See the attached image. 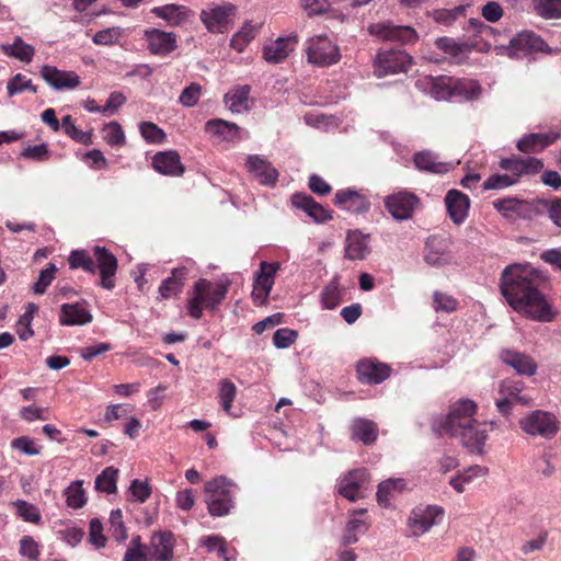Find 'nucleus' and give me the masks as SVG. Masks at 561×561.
Wrapping results in <instances>:
<instances>
[{"label": "nucleus", "mask_w": 561, "mask_h": 561, "mask_svg": "<svg viewBox=\"0 0 561 561\" xmlns=\"http://www.w3.org/2000/svg\"><path fill=\"white\" fill-rule=\"evenodd\" d=\"M545 275L528 264H512L504 268L500 289L507 304L523 317L537 322H552L557 311L542 293Z\"/></svg>", "instance_id": "1"}, {"label": "nucleus", "mask_w": 561, "mask_h": 561, "mask_svg": "<svg viewBox=\"0 0 561 561\" xmlns=\"http://www.w3.org/2000/svg\"><path fill=\"white\" fill-rule=\"evenodd\" d=\"M204 491L205 502L211 516H226L234 507L236 485L225 477L207 481Z\"/></svg>", "instance_id": "2"}, {"label": "nucleus", "mask_w": 561, "mask_h": 561, "mask_svg": "<svg viewBox=\"0 0 561 561\" xmlns=\"http://www.w3.org/2000/svg\"><path fill=\"white\" fill-rule=\"evenodd\" d=\"M228 287L224 283H213L199 278L193 289V296L188 300V313L194 319H201L203 309H215L226 297Z\"/></svg>", "instance_id": "3"}, {"label": "nucleus", "mask_w": 561, "mask_h": 561, "mask_svg": "<svg viewBox=\"0 0 561 561\" xmlns=\"http://www.w3.org/2000/svg\"><path fill=\"white\" fill-rule=\"evenodd\" d=\"M463 424L456 426L446 433L461 440L462 445L472 451L481 453L482 447L488 438V433L493 430L494 423L477 422L474 419L470 421L463 420Z\"/></svg>", "instance_id": "4"}, {"label": "nucleus", "mask_w": 561, "mask_h": 561, "mask_svg": "<svg viewBox=\"0 0 561 561\" xmlns=\"http://www.w3.org/2000/svg\"><path fill=\"white\" fill-rule=\"evenodd\" d=\"M520 428L528 435L551 439L558 433V420L549 412L536 410L519 421Z\"/></svg>", "instance_id": "5"}, {"label": "nucleus", "mask_w": 561, "mask_h": 561, "mask_svg": "<svg viewBox=\"0 0 561 561\" xmlns=\"http://www.w3.org/2000/svg\"><path fill=\"white\" fill-rule=\"evenodd\" d=\"M308 61L317 66H331L340 61L339 47L327 36L310 38L306 45Z\"/></svg>", "instance_id": "6"}, {"label": "nucleus", "mask_w": 561, "mask_h": 561, "mask_svg": "<svg viewBox=\"0 0 561 561\" xmlns=\"http://www.w3.org/2000/svg\"><path fill=\"white\" fill-rule=\"evenodd\" d=\"M420 205L419 196L409 191H399L385 198V207L399 221L411 219Z\"/></svg>", "instance_id": "7"}, {"label": "nucleus", "mask_w": 561, "mask_h": 561, "mask_svg": "<svg viewBox=\"0 0 561 561\" xmlns=\"http://www.w3.org/2000/svg\"><path fill=\"white\" fill-rule=\"evenodd\" d=\"M279 267L280 264L278 262H261L260 271L255 273L254 276L253 288L251 293V297L255 305L262 306L267 301L274 285L275 275Z\"/></svg>", "instance_id": "8"}, {"label": "nucleus", "mask_w": 561, "mask_h": 561, "mask_svg": "<svg viewBox=\"0 0 561 561\" xmlns=\"http://www.w3.org/2000/svg\"><path fill=\"white\" fill-rule=\"evenodd\" d=\"M411 61V56L403 50L382 51L376 56L375 71L378 77L407 72Z\"/></svg>", "instance_id": "9"}, {"label": "nucleus", "mask_w": 561, "mask_h": 561, "mask_svg": "<svg viewBox=\"0 0 561 561\" xmlns=\"http://www.w3.org/2000/svg\"><path fill=\"white\" fill-rule=\"evenodd\" d=\"M444 510L438 505L417 506L412 510L408 518V527L412 536L420 537L427 533L435 524L436 518L443 516Z\"/></svg>", "instance_id": "10"}, {"label": "nucleus", "mask_w": 561, "mask_h": 561, "mask_svg": "<svg viewBox=\"0 0 561 561\" xmlns=\"http://www.w3.org/2000/svg\"><path fill=\"white\" fill-rule=\"evenodd\" d=\"M236 7L231 3L210 4L201 12V21L211 33H222L234 16Z\"/></svg>", "instance_id": "11"}, {"label": "nucleus", "mask_w": 561, "mask_h": 561, "mask_svg": "<svg viewBox=\"0 0 561 561\" xmlns=\"http://www.w3.org/2000/svg\"><path fill=\"white\" fill-rule=\"evenodd\" d=\"M370 35L389 42H397L405 45L415 42L417 35L414 28L410 26L393 25L391 22H380L369 25Z\"/></svg>", "instance_id": "12"}, {"label": "nucleus", "mask_w": 561, "mask_h": 561, "mask_svg": "<svg viewBox=\"0 0 561 561\" xmlns=\"http://www.w3.org/2000/svg\"><path fill=\"white\" fill-rule=\"evenodd\" d=\"M369 481V473L365 468L348 471L337 482V492L351 502L363 497V491Z\"/></svg>", "instance_id": "13"}, {"label": "nucleus", "mask_w": 561, "mask_h": 561, "mask_svg": "<svg viewBox=\"0 0 561 561\" xmlns=\"http://www.w3.org/2000/svg\"><path fill=\"white\" fill-rule=\"evenodd\" d=\"M493 207L497 211H500L505 218L515 220L518 218L522 219H531L535 215L540 211L537 203H530L523 199L517 198H502L493 202Z\"/></svg>", "instance_id": "14"}, {"label": "nucleus", "mask_w": 561, "mask_h": 561, "mask_svg": "<svg viewBox=\"0 0 561 561\" xmlns=\"http://www.w3.org/2000/svg\"><path fill=\"white\" fill-rule=\"evenodd\" d=\"M548 48L545 41L530 31H523L510 41L507 47L511 57L522 58L533 51H543Z\"/></svg>", "instance_id": "15"}, {"label": "nucleus", "mask_w": 561, "mask_h": 561, "mask_svg": "<svg viewBox=\"0 0 561 561\" xmlns=\"http://www.w3.org/2000/svg\"><path fill=\"white\" fill-rule=\"evenodd\" d=\"M248 173L261 185L268 187L275 186L279 176L272 162L260 154L248 156Z\"/></svg>", "instance_id": "16"}, {"label": "nucleus", "mask_w": 561, "mask_h": 561, "mask_svg": "<svg viewBox=\"0 0 561 561\" xmlns=\"http://www.w3.org/2000/svg\"><path fill=\"white\" fill-rule=\"evenodd\" d=\"M204 131L213 144L231 142L240 138L241 127L222 118H211L205 123Z\"/></svg>", "instance_id": "17"}, {"label": "nucleus", "mask_w": 561, "mask_h": 561, "mask_svg": "<svg viewBox=\"0 0 561 561\" xmlns=\"http://www.w3.org/2000/svg\"><path fill=\"white\" fill-rule=\"evenodd\" d=\"M447 215L450 220L457 225H462L469 215L470 198L458 190H449L444 198Z\"/></svg>", "instance_id": "18"}, {"label": "nucleus", "mask_w": 561, "mask_h": 561, "mask_svg": "<svg viewBox=\"0 0 561 561\" xmlns=\"http://www.w3.org/2000/svg\"><path fill=\"white\" fill-rule=\"evenodd\" d=\"M42 78L55 90H72L80 85V77L73 71L59 70L58 68L45 65L41 68Z\"/></svg>", "instance_id": "19"}, {"label": "nucleus", "mask_w": 561, "mask_h": 561, "mask_svg": "<svg viewBox=\"0 0 561 561\" xmlns=\"http://www.w3.org/2000/svg\"><path fill=\"white\" fill-rule=\"evenodd\" d=\"M94 256L100 271V285L105 289L115 287V274L117 271V259L104 247L94 248Z\"/></svg>", "instance_id": "20"}, {"label": "nucleus", "mask_w": 561, "mask_h": 561, "mask_svg": "<svg viewBox=\"0 0 561 561\" xmlns=\"http://www.w3.org/2000/svg\"><path fill=\"white\" fill-rule=\"evenodd\" d=\"M358 380L367 385H377L386 380L392 369L385 363L375 359H362L357 364Z\"/></svg>", "instance_id": "21"}, {"label": "nucleus", "mask_w": 561, "mask_h": 561, "mask_svg": "<svg viewBox=\"0 0 561 561\" xmlns=\"http://www.w3.org/2000/svg\"><path fill=\"white\" fill-rule=\"evenodd\" d=\"M291 204L294 207L304 210L313 221L323 224L332 219L331 211L321 204L317 203L313 197L296 193L291 196Z\"/></svg>", "instance_id": "22"}, {"label": "nucleus", "mask_w": 561, "mask_h": 561, "mask_svg": "<svg viewBox=\"0 0 561 561\" xmlns=\"http://www.w3.org/2000/svg\"><path fill=\"white\" fill-rule=\"evenodd\" d=\"M145 38L153 55H167L176 48V37L172 32L151 28L145 31Z\"/></svg>", "instance_id": "23"}, {"label": "nucleus", "mask_w": 561, "mask_h": 561, "mask_svg": "<svg viewBox=\"0 0 561 561\" xmlns=\"http://www.w3.org/2000/svg\"><path fill=\"white\" fill-rule=\"evenodd\" d=\"M477 408L476 402L470 399H461L454 403L443 424L444 432L463 424V420L470 421L473 419V415L477 413Z\"/></svg>", "instance_id": "24"}, {"label": "nucleus", "mask_w": 561, "mask_h": 561, "mask_svg": "<svg viewBox=\"0 0 561 561\" xmlns=\"http://www.w3.org/2000/svg\"><path fill=\"white\" fill-rule=\"evenodd\" d=\"M501 169L508 171L511 176H516V182L524 174H534L543 168L540 159L529 158H507L500 161Z\"/></svg>", "instance_id": "25"}, {"label": "nucleus", "mask_w": 561, "mask_h": 561, "mask_svg": "<svg viewBox=\"0 0 561 561\" xmlns=\"http://www.w3.org/2000/svg\"><path fill=\"white\" fill-rule=\"evenodd\" d=\"M334 204L344 210L363 214L370 208L369 201L353 188L341 190L335 193Z\"/></svg>", "instance_id": "26"}, {"label": "nucleus", "mask_w": 561, "mask_h": 561, "mask_svg": "<svg viewBox=\"0 0 561 561\" xmlns=\"http://www.w3.org/2000/svg\"><path fill=\"white\" fill-rule=\"evenodd\" d=\"M297 42L296 35L278 37L276 41L264 46L263 57L270 64H279L295 49Z\"/></svg>", "instance_id": "27"}, {"label": "nucleus", "mask_w": 561, "mask_h": 561, "mask_svg": "<svg viewBox=\"0 0 561 561\" xmlns=\"http://www.w3.org/2000/svg\"><path fill=\"white\" fill-rule=\"evenodd\" d=\"M370 253L369 234L359 230H351L345 238V257L347 260H364Z\"/></svg>", "instance_id": "28"}, {"label": "nucleus", "mask_w": 561, "mask_h": 561, "mask_svg": "<svg viewBox=\"0 0 561 561\" xmlns=\"http://www.w3.org/2000/svg\"><path fill=\"white\" fill-rule=\"evenodd\" d=\"M152 167L163 175L180 176L184 173V167L175 151L156 153L152 158Z\"/></svg>", "instance_id": "29"}, {"label": "nucleus", "mask_w": 561, "mask_h": 561, "mask_svg": "<svg viewBox=\"0 0 561 561\" xmlns=\"http://www.w3.org/2000/svg\"><path fill=\"white\" fill-rule=\"evenodd\" d=\"M151 13L164 20L170 26H180L193 15L190 8L175 3L154 7Z\"/></svg>", "instance_id": "30"}, {"label": "nucleus", "mask_w": 561, "mask_h": 561, "mask_svg": "<svg viewBox=\"0 0 561 561\" xmlns=\"http://www.w3.org/2000/svg\"><path fill=\"white\" fill-rule=\"evenodd\" d=\"M501 359L504 364L512 367L518 375L533 376L537 371L536 362L524 353L504 350L501 353Z\"/></svg>", "instance_id": "31"}, {"label": "nucleus", "mask_w": 561, "mask_h": 561, "mask_svg": "<svg viewBox=\"0 0 561 561\" xmlns=\"http://www.w3.org/2000/svg\"><path fill=\"white\" fill-rule=\"evenodd\" d=\"M413 162L417 170L434 174H445L453 170L450 162L440 161L432 151H420L414 154Z\"/></svg>", "instance_id": "32"}, {"label": "nucleus", "mask_w": 561, "mask_h": 561, "mask_svg": "<svg viewBox=\"0 0 561 561\" xmlns=\"http://www.w3.org/2000/svg\"><path fill=\"white\" fill-rule=\"evenodd\" d=\"M92 319L91 312L81 304H64L60 307L59 323L61 325H84Z\"/></svg>", "instance_id": "33"}, {"label": "nucleus", "mask_w": 561, "mask_h": 561, "mask_svg": "<svg viewBox=\"0 0 561 561\" xmlns=\"http://www.w3.org/2000/svg\"><path fill=\"white\" fill-rule=\"evenodd\" d=\"M560 137L559 131L529 134L517 141V148L522 152H539L553 144Z\"/></svg>", "instance_id": "34"}, {"label": "nucleus", "mask_w": 561, "mask_h": 561, "mask_svg": "<svg viewBox=\"0 0 561 561\" xmlns=\"http://www.w3.org/2000/svg\"><path fill=\"white\" fill-rule=\"evenodd\" d=\"M407 489V481L403 478H390L378 484L377 501L380 506L387 508L391 501L398 497Z\"/></svg>", "instance_id": "35"}, {"label": "nucleus", "mask_w": 561, "mask_h": 561, "mask_svg": "<svg viewBox=\"0 0 561 561\" xmlns=\"http://www.w3.org/2000/svg\"><path fill=\"white\" fill-rule=\"evenodd\" d=\"M424 257L426 263L432 266H443L450 261L444 242L436 238L426 241Z\"/></svg>", "instance_id": "36"}, {"label": "nucleus", "mask_w": 561, "mask_h": 561, "mask_svg": "<svg viewBox=\"0 0 561 561\" xmlns=\"http://www.w3.org/2000/svg\"><path fill=\"white\" fill-rule=\"evenodd\" d=\"M186 274L187 270L185 267H178L172 270V275L165 278L159 287L161 297L168 299L178 295L183 288Z\"/></svg>", "instance_id": "37"}, {"label": "nucleus", "mask_w": 561, "mask_h": 561, "mask_svg": "<svg viewBox=\"0 0 561 561\" xmlns=\"http://www.w3.org/2000/svg\"><path fill=\"white\" fill-rule=\"evenodd\" d=\"M481 92L480 84L474 80H458L453 90L437 92V99H446L451 94L462 95L466 100H474Z\"/></svg>", "instance_id": "38"}, {"label": "nucleus", "mask_w": 561, "mask_h": 561, "mask_svg": "<svg viewBox=\"0 0 561 561\" xmlns=\"http://www.w3.org/2000/svg\"><path fill=\"white\" fill-rule=\"evenodd\" d=\"M153 556L159 561H170L173 557L172 536L169 533H158L151 538Z\"/></svg>", "instance_id": "39"}, {"label": "nucleus", "mask_w": 561, "mask_h": 561, "mask_svg": "<svg viewBox=\"0 0 561 561\" xmlns=\"http://www.w3.org/2000/svg\"><path fill=\"white\" fill-rule=\"evenodd\" d=\"M524 383L517 380H503L500 385V393L512 399L513 402L528 407L531 404L533 399L527 394H523Z\"/></svg>", "instance_id": "40"}, {"label": "nucleus", "mask_w": 561, "mask_h": 561, "mask_svg": "<svg viewBox=\"0 0 561 561\" xmlns=\"http://www.w3.org/2000/svg\"><path fill=\"white\" fill-rule=\"evenodd\" d=\"M377 426L374 422L366 419L355 420L352 425V437L370 445L377 438Z\"/></svg>", "instance_id": "41"}, {"label": "nucleus", "mask_w": 561, "mask_h": 561, "mask_svg": "<svg viewBox=\"0 0 561 561\" xmlns=\"http://www.w3.org/2000/svg\"><path fill=\"white\" fill-rule=\"evenodd\" d=\"M2 50L5 55L18 58L26 64L32 61L35 53L34 47L24 43L21 37H16L13 44L3 45Z\"/></svg>", "instance_id": "42"}, {"label": "nucleus", "mask_w": 561, "mask_h": 561, "mask_svg": "<svg viewBox=\"0 0 561 561\" xmlns=\"http://www.w3.org/2000/svg\"><path fill=\"white\" fill-rule=\"evenodd\" d=\"M117 478H118V469L114 467H106L96 478H95V489L100 492H104L107 494H113L116 492L117 486Z\"/></svg>", "instance_id": "43"}, {"label": "nucleus", "mask_w": 561, "mask_h": 561, "mask_svg": "<svg viewBox=\"0 0 561 561\" xmlns=\"http://www.w3.org/2000/svg\"><path fill=\"white\" fill-rule=\"evenodd\" d=\"M224 102L231 113L240 114L245 111V85H238L228 91Z\"/></svg>", "instance_id": "44"}, {"label": "nucleus", "mask_w": 561, "mask_h": 561, "mask_svg": "<svg viewBox=\"0 0 561 561\" xmlns=\"http://www.w3.org/2000/svg\"><path fill=\"white\" fill-rule=\"evenodd\" d=\"M341 289L337 277H334L322 290L321 302L324 309H334L341 302Z\"/></svg>", "instance_id": "45"}, {"label": "nucleus", "mask_w": 561, "mask_h": 561, "mask_svg": "<svg viewBox=\"0 0 561 561\" xmlns=\"http://www.w3.org/2000/svg\"><path fill=\"white\" fill-rule=\"evenodd\" d=\"M535 12L543 19L561 18V0H533Z\"/></svg>", "instance_id": "46"}, {"label": "nucleus", "mask_w": 561, "mask_h": 561, "mask_svg": "<svg viewBox=\"0 0 561 561\" xmlns=\"http://www.w3.org/2000/svg\"><path fill=\"white\" fill-rule=\"evenodd\" d=\"M68 263L72 270L82 268L91 274H94L96 271L93 259L84 250H73L68 257Z\"/></svg>", "instance_id": "47"}, {"label": "nucleus", "mask_w": 561, "mask_h": 561, "mask_svg": "<svg viewBox=\"0 0 561 561\" xmlns=\"http://www.w3.org/2000/svg\"><path fill=\"white\" fill-rule=\"evenodd\" d=\"M66 503L71 508H81L87 503L85 492L82 486V481L77 480L72 482L65 491Z\"/></svg>", "instance_id": "48"}, {"label": "nucleus", "mask_w": 561, "mask_h": 561, "mask_svg": "<svg viewBox=\"0 0 561 561\" xmlns=\"http://www.w3.org/2000/svg\"><path fill=\"white\" fill-rule=\"evenodd\" d=\"M435 45L437 48L453 57H460L469 51V46L467 44L458 43L446 36L437 38Z\"/></svg>", "instance_id": "49"}, {"label": "nucleus", "mask_w": 561, "mask_h": 561, "mask_svg": "<svg viewBox=\"0 0 561 561\" xmlns=\"http://www.w3.org/2000/svg\"><path fill=\"white\" fill-rule=\"evenodd\" d=\"M61 127L64 131L73 140L83 145L91 142V134L78 129V127L73 124L70 115L62 117Z\"/></svg>", "instance_id": "50"}, {"label": "nucleus", "mask_w": 561, "mask_h": 561, "mask_svg": "<svg viewBox=\"0 0 561 561\" xmlns=\"http://www.w3.org/2000/svg\"><path fill=\"white\" fill-rule=\"evenodd\" d=\"M141 136L148 142L162 144L165 139V133L158 127L154 123L142 122L139 125Z\"/></svg>", "instance_id": "51"}, {"label": "nucleus", "mask_w": 561, "mask_h": 561, "mask_svg": "<svg viewBox=\"0 0 561 561\" xmlns=\"http://www.w3.org/2000/svg\"><path fill=\"white\" fill-rule=\"evenodd\" d=\"M7 89L10 96H13L14 94L21 93L25 90H30L33 93L37 92V88L32 84V80L26 79L22 73H18L11 78L8 82Z\"/></svg>", "instance_id": "52"}, {"label": "nucleus", "mask_w": 561, "mask_h": 561, "mask_svg": "<svg viewBox=\"0 0 561 561\" xmlns=\"http://www.w3.org/2000/svg\"><path fill=\"white\" fill-rule=\"evenodd\" d=\"M466 5H457L453 9H438L433 12V18L437 23L450 25L459 16L463 15Z\"/></svg>", "instance_id": "53"}, {"label": "nucleus", "mask_w": 561, "mask_h": 561, "mask_svg": "<svg viewBox=\"0 0 561 561\" xmlns=\"http://www.w3.org/2000/svg\"><path fill=\"white\" fill-rule=\"evenodd\" d=\"M56 272L57 267L53 263H49L46 268L42 270L38 279L33 285L34 293L43 295L46 291L47 287L54 280Z\"/></svg>", "instance_id": "54"}, {"label": "nucleus", "mask_w": 561, "mask_h": 561, "mask_svg": "<svg viewBox=\"0 0 561 561\" xmlns=\"http://www.w3.org/2000/svg\"><path fill=\"white\" fill-rule=\"evenodd\" d=\"M111 534L113 538L122 542L127 538L126 528L123 522V514L121 510L112 511L110 515Z\"/></svg>", "instance_id": "55"}, {"label": "nucleus", "mask_w": 561, "mask_h": 561, "mask_svg": "<svg viewBox=\"0 0 561 561\" xmlns=\"http://www.w3.org/2000/svg\"><path fill=\"white\" fill-rule=\"evenodd\" d=\"M236 397V386L229 380H222L219 388V399L224 411L231 414V403Z\"/></svg>", "instance_id": "56"}, {"label": "nucleus", "mask_w": 561, "mask_h": 561, "mask_svg": "<svg viewBox=\"0 0 561 561\" xmlns=\"http://www.w3.org/2000/svg\"><path fill=\"white\" fill-rule=\"evenodd\" d=\"M34 309H35V306L30 305V311L24 312L20 317V319L16 323V333L19 334V337L22 341L28 340L34 334L32 327H31Z\"/></svg>", "instance_id": "57"}, {"label": "nucleus", "mask_w": 561, "mask_h": 561, "mask_svg": "<svg viewBox=\"0 0 561 561\" xmlns=\"http://www.w3.org/2000/svg\"><path fill=\"white\" fill-rule=\"evenodd\" d=\"M201 94L202 85L193 82L182 91L179 102L185 107H192L198 103Z\"/></svg>", "instance_id": "58"}, {"label": "nucleus", "mask_w": 561, "mask_h": 561, "mask_svg": "<svg viewBox=\"0 0 561 561\" xmlns=\"http://www.w3.org/2000/svg\"><path fill=\"white\" fill-rule=\"evenodd\" d=\"M434 308L436 311H444L447 313L454 312L458 308V301L453 296L447 294L435 291L434 296Z\"/></svg>", "instance_id": "59"}, {"label": "nucleus", "mask_w": 561, "mask_h": 561, "mask_svg": "<svg viewBox=\"0 0 561 561\" xmlns=\"http://www.w3.org/2000/svg\"><path fill=\"white\" fill-rule=\"evenodd\" d=\"M297 337V331L287 328H282L275 331L273 342L277 348H287L293 343H295Z\"/></svg>", "instance_id": "60"}, {"label": "nucleus", "mask_w": 561, "mask_h": 561, "mask_svg": "<svg viewBox=\"0 0 561 561\" xmlns=\"http://www.w3.org/2000/svg\"><path fill=\"white\" fill-rule=\"evenodd\" d=\"M516 183V176H511L508 174H493L489 176L484 183V190H500L508 187Z\"/></svg>", "instance_id": "61"}, {"label": "nucleus", "mask_w": 561, "mask_h": 561, "mask_svg": "<svg viewBox=\"0 0 561 561\" xmlns=\"http://www.w3.org/2000/svg\"><path fill=\"white\" fill-rule=\"evenodd\" d=\"M20 553L30 559V561H38L39 546L31 536H23L20 539Z\"/></svg>", "instance_id": "62"}, {"label": "nucleus", "mask_w": 561, "mask_h": 561, "mask_svg": "<svg viewBox=\"0 0 561 561\" xmlns=\"http://www.w3.org/2000/svg\"><path fill=\"white\" fill-rule=\"evenodd\" d=\"M121 34L119 27H108L95 33L92 41L96 45H112L119 39Z\"/></svg>", "instance_id": "63"}, {"label": "nucleus", "mask_w": 561, "mask_h": 561, "mask_svg": "<svg viewBox=\"0 0 561 561\" xmlns=\"http://www.w3.org/2000/svg\"><path fill=\"white\" fill-rule=\"evenodd\" d=\"M537 205L539 206L540 210L546 209L548 211L549 217L554 222V225L561 227V199H554L551 202L539 199L537 201Z\"/></svg>", "instance_id": "64"}]
</instances>
